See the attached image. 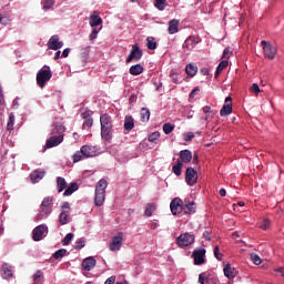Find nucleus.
<instances>
[{
    "label": "nucleus",
    "instance_id": "obj_35",
    "mask_svg": "<svg viewBox=\"0 0 284 284\" xmlns=\"http://www.w3.org/2000/svg\"><path fill=\"white\" fill-rule=\"evenodd\" d=\"M140 114H141V121H143L144 123L150 121V109L142 108Z\"/></svg>",
    "mask_w": 284,
    "mask_h": 284
},
{
    "label": "nucleus",
    "instance_id": "obj_34",
    "mask_svg": "<svg viewBox=\"0 0 284 284\" xmlns=\"http://www.w3.org/2000/svg\"><path fill=\"white\" fill-rule=\"evenodd\" d=\"M33 284H41L43 283V271H37L33 276Z\"/></svg>",
    "mask_w": 284,
    "mask_h": 284
},
{
    "label": "nucleus",
    "instance_id": "obj_61",
    "mask_svg": "<svg viewBox=\"0 0 284 284\" xmlns=\"http://www.w3.org/2000/svg\"><path fill=\"white\" fill-rule=\"evenodd\" d=\"M203 239H205V241H212V235L210 234V231H204Z\"/></svg>",
    "mask_w": 284,
    "mask_h": 284
},
{
    "label": "nucleus",
    "instance_id": "obj_18",
    "mask_svg": "<svg viewBox=\"0 0 284 284\" xmlns=\"http://www.w3.org/2000/svg\"><path fill=\"white\" fill-rule=\"evenodd\" d=\"M63 143V135H53L47 140V148H57V145H61Z\"/></svg>",
    "mask_w": 284,
    "mask_h": 284
},
{
    "label": "nucleus",
    "instance_id": "obj_32",
    "mask_svg": "<svg viewBox=\"0 0 284 284\" xmlns=\"http://www.w3.org/2000/svg\"><path fill=\"white\" fill-rule=\"evenodd\" d=\"M229 62L227 60H223L219 63L216 71H215V79H219V77L221 75V72H223V70H225V68H227Z\"/></svg>",
    "mask_w": 284,
    "mask_h": 284
},
{
    "label": "nucleus",
    "instance_id": "obj_51",
    "mask_svg": "<svg viewBox=\"0 0 284 284\" xmlns=\"http://www.w3.org/2000/svg\"><path fill=\"white\" fill-rule=\"evenodd\" d=\"M93 123H94V120L92 118H88L83 122V128H92Z\"/></svg>",
    "mask_w": 284,
    "mask_h": 284
},
{
    "label": "nucleus",
    "instance_id": "obj_19",
    "mask_svg": "<svg viewBox=\"0 0 284 284\" xmlns=\"http://www.w3.org/2000/svg\"><path fill=\"white\" fill-rule=\"evenodd\" d=\"M44 176H45V170L43 169H38L30 174V179L32 183H39V181H41V179H43Z\"/></svg>",
    "mask_w": 284,
    "mask_h": 284
},
{
    "label": "nucleus",
    "instance_id": "obj_55",
    "mask_svg": "<svg viewBox=\"0 0 284 284\" xmlns=\"http://www.w3.org/2000/svg\"><path fill=\"white\" fill-rule=\"evenodd\" d=\"M62 212L70 214V202H64L61 207Z\"/></svg>",
    "mask_w": 284,
    "mask_h": 284
},
{
    "label": "nucleus",
    "instance_id": "obj_36",
    "mask_svg": "<svg viewBox=\"0 0 284 284\" xmlns=\"http://www.w3.org/2000/svg\"><path fill=\"white\" fill-rule=\"evenodd\" d=\"M65 254H68V250L60 248L53 253L52 258H54L55 261H59V258H63Z\"/></svg>",
    "mask_w": 284,
    "mask_h": 284
},
{
    "label": "nucleus",
    "instance_id": "obj_63",
    "mask_svg": "<svg viewBox=\"0 0 284 284\" xmlns=\"http://www.w3.org/2000/svg\"><path fill=\"white\" fill-rule=\"evenodd\" d=\"M201 73L203 74V77H210V69H207V68H202V69H201Z\"/></svg>",
    "mask_w": 284,
    "mask_h": 284
},
{
    "label": "nucleus",
    "instance_id": "obj_41",
    "mask_svg": "<svg viewBox=\"0 0 284 284\" xmlns=\"http://www.w3.org/2000/svg\"><path fill=\"white\" fill-rule=\"evenodd\" d=\"M83 159H85V156H83V153H81V149L80 151L75 152L72 156L73 163H79V161H83Z\"/></svg>",
    "mask_w": 284,
    "mask_h": 284
},
{
    "label": "nucleus",
    "instance_id": "obj_60",
    "mask_svg": "<svg viewBox=\"0 0 284 284\" xmlns=\"http://www.w3.org/2000/svg\"><path fill=\"white\" fill-rule=\"evenodd\" d=\"M205 278H206L205 273H201V274L199 275V283H200V284H205Z\"/></svg>",
    "mask_w": 284,
    "mask_h": 284
},
{
    "label": "nucleus",
    "instance_id": "obj_47",
    "mask_svg": "<svg viewBox=\"0 0 284 284\" xmlns=\"http://www.w3.org/2000/svg\"><path fill=\"white\" fill-rule=\"evenodd\" d=\"M270 225H272L270 220L264 219L263 222L260 224V227L261 230H270Z\"/></svg>",
    "mask_w": 284,
    "mask_h": 284
},
{
    "label": "nucleus",
    "instance_id": "obj_13",
    "mask_svg": "<svg viewBox=\"0 0 284 284\" xmlns=\"http://www.w3.org/2000/svg\"><path fill=\"white\" fill-rule=\"evenodd\" d=\"M232 114V97L225 98V104H223L220 115L221 116H230Z\"/></svg>",
    "mask_w": 284,
    "mask_h": 284
},
{
    "label": "nucleus",
    "instance_id": "obj_22",
    "mask_svg": "<svg viewBox=\"0 0 284 284\" xmlns=\"http://www.w3.org/2000/svg\"><path fill=\"white\" fill-rule=\"evenodd\" d=\"M196 43H199L197 41H196V38H194V37H189L185 41H184V43H183V48L185 49V50H194V48H196Z\"/></svg>",
    "mask_w": 284,
    "mask_h": 284
},
{
    "label": "nucleus",
    "instance_id": "obj_10",
    "mask_svg": "<svg viewBox=\"0 0 284 284\" xmlns=\"http://www.w3.org/2000/svg\"><path fill=\"white\" fill-rule=\"evenodd\" d=\"M121 245H123V232L118 233V235L112 239L109 250L111 252H119Z\"/></svg>",
    "mask_w": 284,
    "mask_h": 284
},
{
    "label": "nucleus",
    "instance_id": "obj_29",
    "mask_svg": "<svg viewBox=\"0 0 284 284\" xmlns=\"http://www.w3.org/2000/svg\"><path fill=\"white\" fill-rule=\"evenodd\" d=\"M129 72H130V74H132V77H139V74H143V65H141V64L132 65L129 69Z\"/></svg>",
    "mask_w": 284,
    "mask_h": 284
},
{
    "label": "nucleus",
    "instance_id": "obj_40",
    "mask_svg": "<svg viewBox=\"0 0 284 284\" xmlns=\"http://www.w3.org/2000/svg\"><path fill=\"white\" fill-rule=\"evenodd\" d=\"M146 48L149 50H156V41L154 40V38H146Z\"/></svg>",
    "mask_w": 284,
    "mask_h": 284
},
{
    "label": "nucleus",
    "instance_id": "obj_24",
    "mask_svg": "<svg viewBox=\"0 0 284 284\" xmlns=\"http://www.w3.org/2000/svg\"><path fill=\"white\" fill-rule=\"evenodd\" d=\"M124 130L128 132L134 130V118H132V115H126L124 118Z\"/></svg>",
    "mask_w": 284,
    "mask_h": 284
},
{
    "label": "nucleus",
    "instance_id": "obj_26",
    "mask_svg": "<svg viewBox=\"0 0 284 284\" xmlns=\"http://www.w3.org/2000/svg\"><path fill=\"white\" fill-rule=\"evenodd\" d=\"M185 72L189 77H196L199 72V67L196 64L190 63L185 67Z\"/></svg>",
    "mask_w": 284,
    "mask_h": 284
},
{
    "label": "nucleus",
    "instance_id": "obj_44",
    "mask_svg": "<svg viewBox=\"0 0 284 284\" xmlns=\"http://www.w3.org/2000/svg\"><path fill=\"white\" fill-rule=\"evenodd\" d=\"M74 239L73 233H68L64 239L62 240V245H70V241Z\"/></svg>",
    "mask_w": 284,
    "mask_h": 284
},
{
    "label": "nucleus",
    "instance_id": "obj_59",
    "mask_svg": "<svg viewBox=\"0 0 284 284\" xmlns=\"http://www.w3.org/2000/svg\"><path fill=\"white\" fill-rule=\"evenodd\" d=\"M114 283H116V276H111V277H109L105 282H104V284H114Z\"/></svg>",
    "mask_w": 284,
    "mask_h": 284
},
{
    "label": "nucleus",
    "instance_id": "obj_8",
    "mask_svg": "<svg viewBox=\"0 0 284 284\" xmlns=\"http://www.w3.org/2000/svg\"><path fill=\"white\" fill-rule=\"evenodd\" d=\"M171 212L174 216H179L181 212L183 213V200L181 197H175L170 203Z\"/></svg>",
    "mask_w": 284,
    "mask_h": 284
},
{
    "label": "nucleus",
    "instance_id": "obj_50",
    "mask_svg": "<svg viewBox=\"0 0 284 284\" xmlns=\"http://www.w3.org/2000/svg\"><path fill=\"white\" fill-rule=\"evenodd\" d=\"M52 6H54V0H44V2H43L44 10H50V8H52Z\"/></svg>",
    "mask_w": 284,
    "mask_h": 284
},
{
    "label": "nucleus",
    "instance_id": "obj_31",
    "mask_svg": "<svg viewBox=\"0 0 284 284\" xmlns=\"http://www.w3.org/2000/svg\"><path fill=\"white\" fill-rule=\"evenodd\" d=\"M172 172H173L176 176H181V174H182V172H183V162H181V160H178V161H176V164L173 165Z\"/></svg>",
    "mask_w": 284,
    "mask_h": 284
},
{
    "label": "nucleus",
    "instance_id": "obj_9",
    "mask_svg": "<svg viewBox=\"0 0 284 284\" xmlns=\"http://www.w3.org/2000/svg\"><path fill=\"white\" fill-rule=\"evenodd\" d=\"M185 181L191 187L196 185V181H199V173L196 170L187 168L185 172Z\"/></svg>",
    "mask_w": 284,
    "mask_h": 284
},
{
    "label": "nucleus",
    "instance_id": "obj_6",
    "mask_svg": "<svg viewBox=\"0 0 284 284\" xmlns=\"http://www.w3.org/2000/svg\"><path fill=\"white\" fill-rule=\"evenodd\" d=\"M262 47H263V52H264V57H266V59H275L276 57V47L272 45L271 42H267L265 40H263L261 42Z\"/></svg>",
    "mask_w": 284,
    "mask_h": 284
},
{
    "label": "nucleus",
    "instance_id": "obj_54",
    "mask_svg": "<svg viewBox=\"0 0 284 284\" xmlns=\"http://www.w3.org/2000/svg\"><path fill=\"white\" fill-rule=\"evenodd\" d=\"M170 78L172 79L173 83H180L179 73L173 71V72L170 73Z\"/></svg>",
    "mask_w": 284,
    "mask_h": 284
},
{
    "label": "nucleus",
    "instance_id": "obj_42",
    "mask_svg": "<svg viewBox=\"0 0 284 284\" xmlns=\"http://www.w3.org/2000/svg\"><path fill=\"white\" fill-rule=\"evenodd\" d=\"M102 27L100 29L94 28L92 32L89 34V41H94L97 37H99V32H101Z\"/></svg>",
    "mask_w": 284,
    "mask_h": 284
},
{
    "label": "nucleus",
    "instance_id": "obj_14",
    "mask_svg": "<svg viewBox=\"0 0 284 284\" xmlns=\"http://www.w3.org/2000/svg\"><path fill=\"white\" fill-rule=\"evenodd\" d=\"M49 50H61L63 42L59 41V36H52L48 41Z\"/></svg>",
    "mask_w": 284,
    "mask_h": 284
},
{
    "label": "nucleus",
    "instance_id": "obj_46",
    "mask_svg": "<svg viewBox=\"0 0 284 284\" xmlns=\"http://www.w3.org/2000/svg\"><path fill=\"white\" fill-rule=\"evenodd\" d=\"M251 260L253 261L254 265H261V263H263V261L261 260V256L254 253L251 254Z\"/></svg>",
    "mask_w": 284,
    "mask_h": 284
},
{
    "label": "nucleus",
    "instance_id": "obj_23",
    "mask_svg": "<svg viewBox=\"0 0 284 284\" xmlns=\"http://www.w3.org/2000/svg\"><path fill=\"white\" fill-rule=\"evenodd\" d=\"M180 161L181 163H190L192 161V151L190 150L180 151Z\"/></svg>",
    "mask_w": 284,
    "mask_h": 284
},
{
    "label": "nucleus",
    "instance_id": "obj_57",
    "mask_svg": "<svg viewBox=\"0 0 284 284\" xmlns=\"http://www.w3.org/2000/svg\"><path fill=\"white\" fill-rule=\"evenodd\" d=\"M6 103V99L3 98V88L0 84V105H3Z\"/></svg>",
    "mask_w": 284,
    "mask_h": 284
},
{
    "label": "nucleus",
    "instance_id": "obj_7",
    "mask_svg": "<svg viewBox=\"0 0 284 284\" xmlns=\"http://www.w3.org/2000/svg\"><path fill=\"white\" fill-rule=\"evenodd\" d=\"M176 243H178L179 247H187V246L192 245V243H194V235H192L190 233L181 234L176 239Z\"/></svg>",
    "mask_w": 284,
    "mask_h": 284
},
{
    "label": "nucleus",
    "instance_id": "obj_12",
    "mask_svg": "<svg viewBox=\"0 0 284 284\" xmlns=\"http://www.w3.org/2000/svg\"><path fill=\"white\" fill-rule=\"evenodd\" d=\"M205 248L195 250L193 252V258L195 265H203L205 263Z\"/></svg>",
    "mask_w": 284,
    "mask_h": 284
},
{
    "label": "nucleus",
    "instance_id": "obj_53",
    "mask_svg": "<svg viewBox=\"0 0 284 284\" xmlns=\"http://www.w3.org/2000/svg\"><path fill=\"white\" fill-rule=\"evenodd\" d=\"M2 276L3 278H10L12 276V270L3 267Z\"/></svg>",
    "mask_w": 284,
    "mask_h": 284
},
{
    "label": "nucleus",
    "instance_id": "obj_38",
    "mask_svg": "<svg viewBox=\"0 0 284 284\" xmlns=\"http://www.w3.org/2000/svg\"><path fill=\"white\" fill-rule=\"evenodd\" d=\"M155 210H156V206L154 204L152 203L148 204L144 211V216H152Z\"/></svg>",
    "mask_w": 284,
    "mask_h": 284
},
{
    "label": "nucleus",
    "instance_id": "obj_58",
    "mask_svg": "<svg viewBox=\"0 0 284 284\" xmlns=\"http://www.w3.org/2000/svg\"><path fill=\"white\" fill-rule=\"evenodd\" d=\"M192 139H194V134L192 132H187L184 134L185 141H192Z\"/></svg>",
    "mask_w": 284,
    "mask_h": 284
},
{
    "label": "nucleus",
    "instance_id": "obj_62",
    "mask_svg": "<svg viewBox=\"0 0 284 284\" xmlns=\"http://www.w3.org/2000/svg\"><path fill=\"white\" fill-rule=\"evenodd\" d=\"M2 26H8L10 23V18L8 17H2V20L0 22Z\"/></svg>",
    "mask_w": 284,
    "mask_h": 284
},
{
    "label": "nucleus",
    "instance_id": "obj_25",
    "mask_svg": "<svg viewBox=\"0 0 284 284\" xmlns=\"http://www.w3.org/2000/svg\"><path fill=\"white\" fill-rule=\"evenodd\" d=\"M65 132V126L63 124L57 123L53 125L51 134H54L57 136H63Z\"/></svg>",
    "mask_w": 284,
    "mask_h": 284
},
{
    "label": "nucleus",
    "instance_id": "obj_27",
    "mask_svg": "<svg viewBox=\"0 0 284 284\" xmlns=\"http://www.w3.org/2000/svg\"><path fill=\"white\" fill-rule=\"evenodd\" d=\"M77 190H79V184H77V182H73L65 189L63 196H72V194H74Z\"/></svg>",
    "mask_w": 284,
    "mask_h": 284
},
{
    "label": "nucleus",
    "instance_id": "obj_39",
    "mask_svg": "<svg viewBox=\"0 0 284 284\" xmlns=\"http://www.w3.org/2000/svg\"><path fill=\"white\" fill-rule=\"evenodd\" d=\"M162 130H163L164 134H172V132H174V124L164 123L162 126Z\"/></svg>",
    "mask_w": 284,
    "mask_h": 284
},
{
    "label": "nucleus",
    "instance_id": "obj_45",
    "mask_svg": "<svg viewBox=\"0 0 284 284\" xmlns=\"http://www.w3.org/2000/svg\"><path fill=\"white\" fill-rule=\"evenodd\" d=\"M214 256L217 261H223V253H221L219 245L214 247Z\"/></svg>",
    "mask_w": 284,
    "mask_h": 284
},
{
    "label": "nucleus",
    "instance_id": "obj_5",
    "mask_svg": "<svg viewBox=\"0 0 284 284\" xmlns=\"http://www.w3.org/2000/svg\"><path fill=\"white\" fill-rule=\"evenodd\" d=\"M143 57V51L139 44H133L130 54L126 58V63H132V61H141Z\"/></svg>",
    "mask_w": 284,
    "mask_h": 284
},
{
    "label": "nucleus",
    "instance_id": "obj_3",
    "mask_svg": "<svg viewBox=\"0 0 284 284\" xmlns=\"http://www.w3.org/2000/svg\"><path fill=\"white\" fill-rule=\"evenodd\" d=\"M52 79V71L50 67L48 69H40L37 73V84L39 88H45V83Z\"/></svg>",
    "mask_w": 284,
    "mask_h": 284
},
{
    "label": "nucleus",
    "instance_id": "obj_48",
    "mask_svg": "<svg viewBox=\"0 0 284 284\" xmlns=\"http://www.w3.org/2000/svg\"><path fill=\"white\" fill-rule=\"evenodd\" d=\"M155 8L158 10H165V0H155Z\"/></svg>",
    "mask_w": 284,
    "mask_h": 284
},
{
    "label": "nucleus",
    "instance_id": "obj_28",
    "mask_svg": "<svg viewBox=\"0 0 284 284\" xmlns=\"http://www.w3.org/2000/svg\"><path fill=\"white\" fill-rule=\"evenodd\" d=\"M179 32V20L173 19L169 22V34H176Z\"/></svg>",
    "mask_w": 284,
    "mask_h": 284
},
{
    "label": "nucleus",
    "instance_id": "obj_17",
    "mask_svg": "<svg viewBox=\"0 0 284 284\" xmlns=\"http://www.w3.org/2000/svg\"><path fill=\"white\" fill-rule=\"evenodd\" d=\"M97 266V260L93 256L87 257L82 262V268L85 272H91Z\"/></svg>",
    "mask_w": 284,
    "mask_h": 284
},
{
    "label": "nucleus",
    "instance_id": "obj_52",
    "mask_svg": "<svg viewBox=\"0 0 284 284\" xmlns=\"http://www.w3.org/2000/svg\"><path fill=\"white\" fill-rule=\"evenodd\" d=\"M251 92H253L254 94H256V97H258V93L261 92V88L256 83H253L251 87Z\"/></svg>",
    "mask_w": 284,
    "mask_h": 284
},
{
    "label": "nucleus",
    "instance_id": "obj_21",
    "mask_svg": "<svg viewBox=\"0 0 284 284\" xmlns=\"http://www.w3.org/2000/svg\"><path fill=\"white\" fill-rule=\"evenodd\" d=\"M223 272H224V276H226V278H234V277H236V274H239V271H236V268L232 267V264H226Z\"/></svg>",
    "mask_w": 284,
    "mask_h": 284
},
{
    "label": "nucleus",
    "instance_id": "obj_16",
    "mask_svg": "<svg viewBox=\"0 0 284 284\" xmlns=\"http://www.w3.org/2000/svg\"><path fill=\"white\" fill-rule=\"evenodd\" d=\"M81 154L84 156V159L97 156V146L83 145L81 148Z\"/></svg>",
    "mask_w": 284,
    "mask_h": 284
},
{
    "label": "nucleus",
    "instance_id": "obj_20",
    "mask_svg": "<svg viewBox=\"0 0 284 284\" xmlns=\"http://www.w3.org/2000/svg\"><path fill=\"white\" fill-rule=\"evenodd\" d=\"M196 213V203L194 201H185L183 204V214H195Z\"/></svg>",
    "mask_w": 284,
    "mask_h": 284
},
{
    "label": "nucleus",
    "instance_id": "obj_49",
    "mask_svg": "<svg viewBox=\"0 0 284 284\" xmlns=\"http://www.w3.org/2000/svg\"><path fill=\"white\" fill-rule=\"evenodd\" d=\"M75 250H83V247H85V240L80 239L75 242Z\"/></svg>",
    "mask_w": 284,
    "mask_h": 284
},
{
    "label": "nucleus",
    "instance_id": "obj_4",
    "mask_svg": "<svg viewBox=\"0 0 284 284\" xmlns=\"http://www.w3.org/2000/svg\"><path fill=\"white\" fill-rule=\"evenodd\" d=\"M50 205H52V197H44L41 204L42 209L38 215L39 221H42V219H48V215L52 214V207H50Z\"/></svg>",
    "mask_w": 284,
    "mask_h": 284
},
{
    "label": "nucleus",
    "instance_id": "obj_30",
    "mask_svg": "<svg viewBox=\"0 0 284 284\" xmlns=\"http://www.w3.org/2000/svg\"><path fill=\"white\" fill-rule=\"evenodd\" d=\"M57 187L59 193L63 192V190L68 187V182H65L64 178L62 176L57 178Z\"/></svg>",
    "mask_w": 284,
    "mask_h": 284
},
{
    "label": "nucleus",
    "instance_id": "obj_43",
    "mask_svg": "<svg viewBox=\"0 0 284 284\" xmlns=\"http://www.w3.org/2000/svg\"><path fill=\"white\" fill-rule=\"evenodd\" d=\"M159 136H161V133L159 131H155L149 135L150 143H156L159 141Z\"/></svg>",
    "mask_w": 284,
    "mask_h": 284
},
{
    "label": "nucleus",
    "instance_id": "obj_15",
    "mask_svg": "<svg viewBox=\"0 0 284 284\" xmlns=\"http://www.w3.org/2000/svg\"><path fill=\"white\" fill-rule=\"evenodd\" d=\"M89 24L91 28H98V26L103 24V19L98 13V11H93L92 14L89 17Z\"/></svg>",
    "mask_w": 284,
    "mask_h": 284
},
{
    "label": "nucleus",
    "instance_id": "obj_56",
    "mask_svg": "<svg viewBox=\"0 0 284 284\" xmlns=\"http://www.w3.org/2000/svg\"><path fill=\"white\" fill-rule=\"evenodd\" d=\"M199 92H201V89L199 87H195L190 93V99H194V97H196V93Z\"/></svg>",
    "mask_w": 284,
    "mask_h": 284
},
{
    "label": "nucleus",
    "instance_id": "obj_64",
    "mask_svg": "<svg viewBox=\"0 0 284 284\" xmlns=\"http://www.w3.org/2000/svg\"><path fill=\"white\" fill-rule=\"evenodd\" d=\"M62 57H63V59H67V57H70V48H67L63 50Z\"/></svg>",
    "mask_w": 284,
    "mask_h": 284
},
{
    "label": "nucleus",
    "instance_id": "obj_1",
    "mask_svg": "<svg viewBox=\"0 0 284 284\" xmlns=\"http://www.w3.org/2000/svg\"><path fill=\"white\" fill-rule=\"evenodd\" d=\"M101 136L104 141H112V116L105 113L100 116Z\"/></svg>",
    "mask_w": 284,
    "mask_h": 284
},
{
    "label": "nucleus",
    "instance_id": "obj_2",
    "mask_svg": "<svg viewBox=\"0 0 284 284\" xmlns=\"http://www.w3.org/2000/svg\"><path fill=\"white\" fill-rule=\"evenodd\" d=\"M108 189V181L100 180L95 185V205L101 207L105 203V190Z\"/></svg>",
    "mask_w": 284,
    "mask_h": 284
},
{
    "label": "nucleus",
    "instance_id": "obj_33",
    "mask_svg": "<svg viewBox=\"0 0 284 284\" xmlns=\"http://www.w3.org/2000/svg\"><path fill=\"white\" fill-rule=\"evenodd\" d=\"M59 223L60 225H68V223H70V213H65L61 211L59 216Z\"/></svg>",
    "mask_w": 284,
    "mask_h": 284
},
{
    "label": "nucleus",
    "instance_id": "obj_37",
    "mask_svg": "<svg viewBox=\"0 0 284 284\" xmlns=\"http://www.w3.org/2000/svg\"><path fill=\"white\" fill-rule=\"evenodd\" d=\"M14 113H10L9 115V121L7 123V130L8 132H12V130H14Z\"/></svg>",
    "mask_w": 284,
    "mask_h": 284
},
{
    "label": "nucleus",
    "instance_id": "obj_11",
    "mask_svg": "<svg viewBox=\"0 0 284 284\" xmlns=\"http://www.w3.org/2000/svg\"><path fill=\"white\" fill-rule=\"evenodd\" d=\"M45 232H48V226H45V225H43V224L37 226V227L33 230V232H32V234H33V236H32L33 241H43V234H45Z\"/></svg>",
    "mask_w": 284,
    "mask_h": 284
}]
</instances>
